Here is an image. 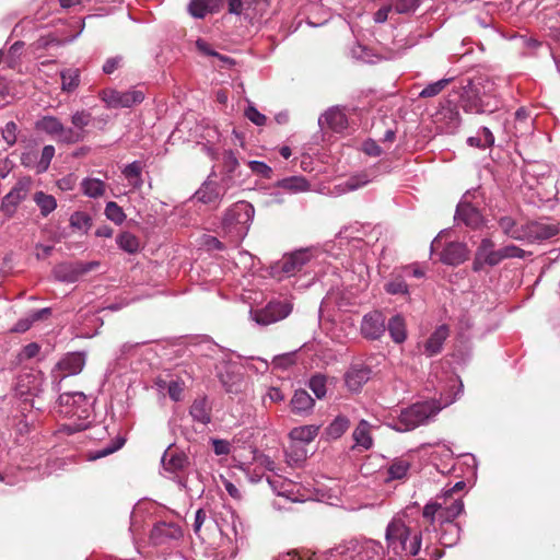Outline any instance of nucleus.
<instances>
[{"instance_id":"f257e3e1","label":"nucleus","mask_w":560,"mask_h":560,"mask_svg":"<svg viewBox=\"0 0 560 560\" xmlns=\"http://www.w3.org/2000/svg\"><path fill=\"white\" fill-rule=\"evenodd\" d=\"M385 539L388 548L397 555H406L410 557L417 556L425 544V550L432 544L430 539V527L412 532L405 523L402 516L396 515L388 523L385 530Z\"/></svg>"},{"instance_id":"f03ea898","label":"nucleus","mask_w":560,"mask_h":560,"mask_svg":"<svg viewBox=\"0 0 560 560\" xmlns=\"http://www.w3.org/2000/svg\"><path fill=\"white\" fill-rule=\"evenodd\" d=\"M254 215L255 209L249 202L237 201L225 210L219 233L237 245L248 234Z\"/></svg>"},{"instance_id":"7ed1b4c3","label":"nucleus","mask_w":560,"mask_h":560,"mask_svg":"<svg viewBox=\"0 0 560 560\" xmlns=\"http://www.w3.org/2000/svg\"><path fill=\"white\" fill-rule=\"evenodd\" d=\"M443 502H430L424 505L422 515L429 522V527L436 530L435 523L447 525L452 537L445 541L446 545L453 546L459 539L460 528L454 520L464 511V503L460 498L454 499L450 505L446 504L447 499Z\"/></svg>"},{"instance_id":"20e7f679","label":"nucleus","mask_w":560,"mask_h":560,"mask_svg":"<svg viewBox=\"0 0 560 560\" xmlns=\"http://www.w3.org/2000/svg\"><path fill=\"white\" fill-rule=\"evenodd\" d=\"M59 413L69 419H77V422L67 423L61 431L72 434L85 430L89 427V419L92 415V404L82 392L65 393L58 399Z\"/></svg>"},{"instance_id":"39448f33","label":"nucleus","mask_w":560,"mask_h":560,"mask_svg":"<svg viewBox=\"0 0 560 560\" xmlns=\"http://www.w3.org/2000/svg\"><path fill=\"white\" fill-rule=\"evenodd\" d=\"M448 404H451V401H446L443 405H440L435 401L416 402L402 409L398 417L388 423V427L398 432L411 431L420 425L425 424Z\"/></svg>"},{"instance_id":"423d86ee","label":"nucleus","mask_w":560,"mask_h":560,"mask_svg":"<svg viewBox=\"0 0 560 560\" xmlns=\"http://www.w3.org/2000/svg\"><path fill=\"white\" fill-rule=\"evenodd\" d=\"M315 250L301 248L291 254L284 255L279 261L271 266L272 277L281 280L302 272L315 258Z\"/></svg>"},{"instance_id":"0eeeda50","label":"nucleus","mask_w":560,"mask_h":560,"mask_svg":"<svg viewBox=\"0 0 560 560\" xmlns=\"http://www.w3.org/2000/svg\"><path fill=\"white\" fill-rule=\"evenodd\" d=\"M38 131L55 137L59 142L72 144L83 140L80 131H74L71 127H66L59 118L46 115L35 122Z\"/></svg>"},{"instance_id":"6e6552de","label":"nucleus","mask_w":560,"mask_h":560,"mask_svg":"<svg viewBox=\"0 0 560 560\" xmlns=\"http://www.w3.org/2000/svg\"><path fill=\"white\" fill-rule=\"evenodd\" d=\"M100 98L106 104L107 108H130L143 102L145 92L137 88L124 92L115 89H104L100 92Z\"/></svg>"},{"instance_id":"1a4fd4ad","label":"nucleus","mask_w":560,"mask_h":560,"mask_svg":"<svg viewBox=\"0 0 560 560\" xmlns=\"http://www.w3.org/2000/svg\"><path fill=\"white\" fill-rule=\"evenodd\" d=\"M292 311L288 302L271 301L265 307L252 308L250 318L260 326H267L285 318Z\"/></svg>"},{"instance_id":"9d476101","label":"nucleus","mask_w":560,"mask_h":560,"mask_svg":"<svg viewBox=\"0 0 560 560\" xmlns=\"http://www.w3.org/2000/svg\"><path fill=\"white\" fill-rule=\"evenodd\" d=\"M212 518L221 535L228 539H237L241 522L235 511L226 504L217 506L212 512Z\"/></svg>"},{"instance_id":"9b49d317","label":"nucleus","mask_w":560,"mask_h":560,"mask_svg":"<svg viewBox=\"0 0 560 560\" xmlns=\"http://www.w3.org/2000/svg\"><path fill=\"white\" fill-rule=\"evenodd\" d=\"M459 105L464 112L469 114L492 113L498 108L497 102L493 106H491V102L486 101L480 95V89L471 84H468L464 88L460 95Z\"/></svg>"},{"instance_id":"f8f14e48","label":"nucleus","mask_w":560,"mask_h":560,"mask_svg":"<svg viewBox=\"0 0 560 560\" xmlns=\"http://www.w3.org/2000/svg\"><path fill=\"white\" fill-rule=\"evenodd\" d=\"M85 364V357L81 352L68 353L62 358L52 371L54 389L60 390V383L62 378L79 374Z\"/></svg>"},{"instance_id":"ddd939ff","label":"nucleus","mask_w":560,"mask_h":560,"mask_svg":"<svg viewBox=\"0 0 560 560\" xmlns=\"http://www.w3.org/2000/svg\"><path fill=\"white\" fill-rule=\"evenodd\" d=\"M346 551H353L354 555L362 560H382L385 556L383 545L373 539H368L361 544L351 541L336 548V552L338 553H345Z\"/></svg>"},{"instance_id":"4468645a","label":"nucleus","mask_w":560,"mask_h":560,"mask_svg":"<svg viewBox=\"0 0 560 560\" xmlns=\"http://www.w3.org/2000/svg\"><path fill=\"white\" fill-rule=\"evenodd\" d=\"M98 266L96 261L90 262H61L54 268V276L57 280L73 283L79 278Z\"/></svg>"},{"instance_id":"2eb2a0df","label":"nucleus","mask_w":560,"mask_h":560,"mask_svg":"<svg viewBox=\"0 0 560 560\" xmlns=\"http://www.w3.org/2000/svg\"><path fill=\"white\" fill-rule=\"evenodd\" d=\"M502 261L500 249H494V243L490 238H483L475 254L472 269L480 271L485 266H497Z\"/></svg>"},{"instance_id":"dca6fc26","label":"nucleus","mask_w":560,"mask_h":560,"mask_svg":"<svg viewBox=\"0 0 560 560\" xmlns=\"http://www.w3.org/2000/svg\"><path fill=\"white\" fill-rule=\"evenodd\" d=\"M183 537V530L175 523L159 522L150 532V541L154 546L166 545L172 540H178Z\"/></svg>"},{"instance_id":"f3484780","label":"nucleus","mask_w":560,"mask_h":560,"mask_svg":"<svg viewBox=\"0 0 560 560\" xmlns=\"http://www.w3.org/2000/svg\"><path fill=\"white\" fill-rule=\"evenodd\" d=\"M385 315L381 311H373L365 314L361 322V334L370 340L380 339L385 330Z\"/></svg>"},{"instance_id":"a211bd4d","label":"nucleus","mask_w":560,"mask_h":560,"mask_svg":"<svg viewBox=\"0 0 560 560\" xmlns=\"http://www.w3.org/2000/svg\"><path fill=\"white\" fill-rule=\"evenodd\" d=\"M467 198L468 195H465L459 201L455 213V220L463 222L467 226L478 228L482 223V215L479 210L467 200Z\"/></svg>"},{"instance_id":"6ab92c4d","label":"nucleus","mask_w":560,"mask_h":560,"mask_svg":"<svg viewBox=\"0 0 560 560\" xmlns=\"http://www.w3.org/2000/svg\"><path fill=\"white\" fill-rule=\"evenodd\" d=\"M371 369L363 364H352L345 374V382L349 390L360 392L370 380Z\"/></svg>"},{"instance_id":"aec40b11","label":"nucleus","mask_w":560,"mask_h":560,"mask_svg":"<svg viewBox=\"0 0 560 560\" xmlns=\"http://www.w3.org/2000/svg\"><path fill=\"white\" fill-rule=\"evenodd\" d=\"M318 125L322 129H330L335 132H341L347 128L348 120L340 108L331 107L318 118Z\"/></svg>"},{"instance_id":"412c9836","label":"nucleus","mask_w":560,"mask_h":560,"mask_svg":"<svg viewBox=\"0 0 560 560\" xmlns=\"http://www.w3.org/2000/svg\"><path fill=\"white\" fill-rule=\"evenodd\" d=\"M468 253L466 244L460 242H450L441 252L440 259L446 265L457 266L467 259Z\"/></svg>"},{"instance_id":"4be33fe9","label":"nucleus","mask_w":560,"mask_h":560,"mask_svg":"<svg viewBox=\"0 0 560 560\" xmlns=\"http://www.w3.org/2000/svg\"><path fill=\"white\" fill-rule=\"evenodd\" d=\"M559 229L556 224L545 222H530L526 224V241H545L556 236Z\"/></svg>"},{"instance_id":"5701e85b","label":"nucleus","mask_w":560,"mask_h":560,"mask_svg":"<svg viewBox=\"0 0 560 560\" xmlns=\"http://www.w3.org/2000/svg\"><path fill=\"white\" fill-rule=\"evenodd\" d=\"M26 198V188L22 184L15 185L1 201L0 210L5 217L11 218L18 206Z\"/></svg>"},{"instance_id":"b1692460","label":"nucleus","mask_w":560,"mask_h":560,"mask_svg":"<svg viewBox=\"0 0 560 560\" xmlns=\"http://www.w3.org/2000/svg\"><path fill=\"white\" fill-rule=\"evenodd\" d=\"M224 192L225 191L215 182L207 180L196 191L195 197L202 203L212 205L220 202Z\"/></svg>"},{"instance_id":"393cba45","label":"nucleus","mask_w":560,"mask_h":560,"mask_svg":"<svg viewBox=\"0 0 560 560\" xmlns=\"http://www.w3.org/2000/svg\"><path fill=\"white\" fill-rule=\"evenodd\" d=\"M315 400L305 389H298L291 399L292 412L305 417L312 413Z\"/></svg>"},{"instance_id":"a878e982","label":"nucleus","mask_w":560,"mask_h":560,"mask_svg":"<svg viewBox=\"0 0 560 560\" xmlns=\"http://www.w3.org/2000/svg\"><path fill=\"white\" fill-rule=\"evenodd\" d=\"M421 450L430 456L431 462L439 467V462L447 464L453 458V451L445 443H436L434 445L423 444Z\"/></svg>"},{"instance_id":"bb28decb","label":"nucleus","mask_w":560,"mask_h":560,"mask_svg":"<svg viewBox=\"0 0 560 560\" xmlns=\"http://www.w3.org/2000/svg\"><path fill=\"white\" fill-rule=\"evenodd\" d=\"M223 0H191L188 4V12L196 19H203L209 13L220 10Z\"/></svg>"},{"instance_id":"cd10ccee","label":"nucleus","mask_w":560,"mask_h":560,"mask_svg":"<svg viewBox=\"0 0 560 560\" xmlns=\"http://www.w3.org/2000/svg\"><path fill=\"white\" fill-rule=\"evenodd\" d=\"M448 336V328L445 325L439 326L424 343V353L433 357L441 352L442 346Z\"/></svg>"},{"instance_id":"c85d7f7f","label":"nucleus","mask_w":560,"mask_h":560,"mask_svg":"<svg viewBox=\"0 0 560 560\" xmlns=\"http://www.w3.org/2000/svg\"><path fill=\"white\" fill-rule=\"evenodd\" d=\"M161 462L163 468L171 472L180 471L188 464L187 457L183 453H177L170 450L165 451Z\"/></svg>"},{"instance_id":"c756f323","label":"nucleus","mask_w":560,"mask_h":560,"mask_svg":"<svg viewBox=\"0 0 560 560\" xmlns=\"http://www.w3.org/2000/svg\"><path fill=\"white\" fill-rule=\"evenodd\" d=\"M319 427L314 424L301 425L293 428L289 436L293 442H299L302 444H308L315 440L318 435Z\"/></svg>"},{"instance_id":"7c9ffc66","label":"nucleus","mask_w":560,"mask_h":560,"mask_svg":"<svg viewBox=\"0 0 560 560\" xmlns=\"http://www.w3.org/2000/svg\"><path fill=\"white\" fill-rule=\"evenodd\" d=\"M81 190L89 198H100L106 191V183L100 178L86 177L81 182Z\"/></svg>"},{"instance_id":"2f4dec72","label":"nucleus","mask_w":560,"mask_h":560,"mask_svg":"<svg viewBox=\"0 0 560 560\" xmlns=\"http://www.w3.org/2000/svg\"><path fill=\"white\" fill-rule=\"evenodd\" d=\"M499 226L503 233L514 240L524 241L526 238V225H517L511 217H502L499 220Z\"/></svg>"},{"instance_id":"473e14b6","label":"nucleus","mask_w":560,"mask_h":560,"mask_svg":"<svg viewBox=\"0 0 560 560\" xmlns=\"http://www.w3.org/2000/svg\"><path fill=\"white\" fill-rule=\"evenodd\" d=\"M350 427L349 419L343 416H337L325 429L328 439L337 440L341 438Z\"/></svg>"},{"instance_id":"72a5a7b5","label":"nucleus","mask_w":560,"mask_h":560,"mask_svg":"<svg viewBox=\"0 0 560 560\" xmlns=\"http://www.w3.org/2000/svg\"><path fill=\"white\" fill-rule=\"evenodd\" d=\"M61 90L66 93L74 92L80 85V70L68 68L60 72Z\"/></svg>"},{"instance_id":"f704fd0d","label":"nucleus","mask_w":560,"mask_h":560,"mask_svg":"<svg viewBox=\"0 0 560 560\" xmlns=\"http://www.w3.org/2000/svg\"><path fill=\"white\" fill-rule=\"evenodd\" d=\"M388 332L392 337V339L396 343H401L406 340L407 332H406V324L405 319L400 315L393 316L387 325Z\"/></svg>"},{"instance_id":"c9c22d12","label":"nucleus","mask_w":560,"mask_h":560,"mask_svg":"<svg viewBox=\"0 0 560 560\" xmlns=\"http://www.w3.org/2000/svg\"><path fill=\"white\" fill-rule=\"evenodd\" d=\"M471 85L478 86L480 89V95L486 100L491 102V106L499 104L497 98V83L491 78H479L476 83H470Z\"/></svg>"},{"instance_id":"e433bc0d","label":"nucleus","mask_w":560,"mask_h":560,"mask_svg":"<svg viewBox=\"0 0 560 560\" xmlns=\"http://www.w3.org/2000/svg\"><path fill=\"white\" fill-rule=\"evenodd\" d=\"M141 173L142 166L138 161H135L122 168V175L135 189H139L143 184Z\"/></svg>"},{"instance_id":"4c0bfd02","label":"nucleus","mask_w":560,"mask_h":560,"mask_svg":"<svg viewBox=\"0 0 560 560\" xmlns=\"http://www.w3.org/2000/svg\"><path fill=\"white\" fill-rule=\"evenodd\" d=\"M278 187L292 192H301L310 189L308 182L303 176H291L279 180Z\"/></svg>"},{"instance_id":"58836bf2","label":"nucleus","mask_w":560,"mask_h":560,"mask_svg":"<svg viewBox=\"0 0 560 560\" xmlns=\"http://www.w3.org/2000/svg\"><path fill=\"white\" fill-rule=\"evenodd\" d=\"M117 246L128 253L136 254L140 250V241L139 238L130 232H122L116 237Z\"/></svg>"},{"instance_id":"ea45409f","label":"nucleus","mask_w":560,"mask_h":560,"mask_svg":"<svg viewBox=\"0 0 560 560\" xmlns=\"http://www.w3.org/2000/svg\"><path fill=\"white\" fill-rule=\"evenodd\" d=\"M353 440L357 445L364 450H369L372 446L373 441L370 434V423L366 420H361L359 422L353 431Z\"/></svg>"},{"instance_id":"a19ab883","label":"nucleus","mask_w":560,"mask_h":560,"mask_svg":"<svg viewBox=\"0 0 560 560\" xmlns=\"http://www.w3.org/2000/svg\"><path fill=\"white\" fill-rule=\"evenodd\" d=\"M189 412L192 419L201 424H208L211 421L210 409L205 398L195 400Z\"/></svg>"},{"instance_id":"79ce46f5","label":"nucleus","mask_w":560,"mask_h":560,"mask_svg":"<svg viewBox=\"0 0 560 560\" xmlns=\"http://www.w3.org/2000/svg\"><path fill=\"white\" fill-rule=\"evenodd\" d=\"M34 201L40 210L43 217H47L57 208V200L52 195L37 191L34 194Z\"/></svg>"},{"instance_id":"37998d69","label":"nucleus","mask_w":560,"mask_h":560,"mask_svg":"<svg viewBox=\"0 0 560 560\" xmlns=\"http://www.w3.org/2000/svg\"><path fill=\"white\" fill-rule=\"evenodd\" d=\"M410 463L406 459H396L387 468V480H399L407 476Z\"/></svg>"},{"instance_id":"c03bdc74","label":"nucleus","mask_w":560,"mask_h":560,"mask_svg":"<svg viewBox=\"0 0 560 560\" xmlns=\"http://www.w3.org/2000/svg\"><path fill=\"white\" fill-rule=\"evenodd\" d=\"M308 387L318 399H323L327 393V377L323 374H315L308 381Z\"/></svg>"},{"instance_id":"a18cd8bd","label":"nucleus","mask_w":560,"mask_h":560,"mask_svg":"<svg viewBox=\"0 0 560 560\" xmlns=\"http://www.w3.org/2000/svg\"><path fill=\"white\" fill-rule=\"evenodd\" d=\"M92 121V115L88 110H77L71 116L72 129L80 131L84 136V128Z\"/></svg>"},{"instance_id":"49530a36","label":"nucleus","mask_w":560,"mask_h":560,"mask_svg":"<svg viewBox=\"0 0 560 560\" xmlns=\"http://www.w3.org/2000/svg\"><path fill=\"white\" fill-rule=\"evenodd\" d=\"M106 218L115 224H121L126 220V214L120 206L115 201H108L105 206Z\"/></svg>"},{"instance_id":"de8ad7c7","label":"nucleus","mask_w":560,"mask_h":560,"mask_svg":"<svg viewBox=\"0 0 560 560\" xmlns=\"http://www.w3.org/2000/svg\"><path fill=\"white\" fill-rule=\"evenodd\" d=\"M70 226L86 232L91 226V218L85 212L77 211L70 217Z\"/></svg>"},{"instance_id":"09e8293b","label":"nucleus","mask_w":560,"mask_h":560,"mask_svg":"<svg viewBox=\"0 0 560 560\" xmlns=\"http://www.w3.org/2000/svg\"><path fill=\"white\" fill-rule=\"evenodd\" d=\"M451 79H442L436 82L428 84L420 93L419 97L428 98L440 94L450 83Z\"/></svg>"},{"instance_id":"8fccbe9b","label":"nucleus","mask_w":560,"mask_h":560,"mask_svg":"<svg viewBox=\"0 0 560 560\" xmlns=\"http://www.w3.org/2000/svg\"><path fill=\"white\" fill-rule=\"evenodd\" d=\"M54 155H55L54 145L48 144L43 148L40 160L37 163V172L38 173H43L48 170Z\"/></svg>"},{"instance_id":"3c124183","label":"nucleus","mask_w":560,"mask_h":560,"mask_svg":"<svg viewBox=\"0 0 560 560\" xmlns=\"http://www.w3.org/2000/svg\"><path fill=\"white\" fill-rule=\"evenodd\" d=\"M420 5V0H397L394 11L398 14H411Z\"/></svg>"},{"instance_id":"603ef678","label":"nucleus","mask_w":560,"mask_h":560,"mask_svg":"<svg viewBox=\"0 0 560 560\" xmlns=\"http://www.w3.org/2000/svg\"><path fill=\"white\" fill-rule=\"evenodd\" d=\"M385 291L389 294H407L408 285L401 278H395L385 284Z\"/></svg>"},{"instance_id":"864d4df0","label":"nucleus","mask_w":560,"mask_h":560,"mask_svg":"<svg viewBox=\"0 0 560 560\" xmlns=\"http://www.w3.org/2000/svg\"><path fill=\"white\" fill-rule=\"evenodd\" d=\"M16 131L18 126L14 121L7 122L4 128L2 129V138L9 147L13 145L16 142Z\"/></svg>"},{"instance_id":"5fc2aeb1","label":"nucleus","mask_w":560,"mask_h":560,"mask_svg":"<svg viewBox=\"0 0 560 560\" xmlns=\"http://www.w3.org/2000/svg\"><path fill=\"white\" fill-rule=\"evenodd\" d=\"M245 116L256 126H264L266 124V116L261 114L254 105L249 104L245 109Z\"/></svg>"},{"instance_id":"6e6d98bb","label":"nucleus","mask_w":560,"mask_h":560,"mask_svg":"<svg viewBox=\"0 0 560 560\" xmlns=\"http://www.w3.org/2000/svg\"><path fill=\"white\" fill-rule=\"evenodd\" d=\"M269 485L272 487L273 491L278 494V495H282V497H287L288 499L292 500V501H296L298 499H294V498H291V491L288 490L285 487H287V483L283 482V481H280L278 478H267ZM288 486H290L288 483Z\"/></svg>"},{"instance_id":"4d7b16f0","label":"nucleus","mask_w":560,"mask_h":560,"mask_svg":"<svg viewBox=\"0 0 560 560\" xmlns=\"http://www.w3.org/2000/svg\"><path fill=\"white\" fill-rule=\"evenodd\" d=\"M248 166L253 173L260 175L265 178H270L272 170L265 162L261 161H249Z\"/></svg>"},{"instance_id":"13d9d810","label":"nucleus","mask_w":560,"mask_h":560,"mask_svg":"<svg viewBox=\"0 0 560 560\" xmlns=\"http://www.w3.org/2000/svg\"><path fill=\"white\" fill-rule=\"evenodd\" d=\"M273 364L275 366L283 370L292 366L293 364H295V352H288L275 357Z\"/></svg>"},{"instance_id":"bf43d9fd","label":"nucleus","mask_w":560,"mask_h":560,"mask_svg":"<svg viewBox=\"0 0 560 560\" xmlns=\"http://www.w3.org/2000/svg\"><path fill=\"white\" fill-rule=\"evenodd\" d=\"M307 457V451L304 448V446H301L293 450V446L287 452V459L289 464H295L303 463Z\"/></svg>"},{"instance_id":"052dcab7","label":"nucleus","mask_w":560,"mask_h":560,"mask_svg":"<svg viewBox=\"0 0 560 560\" xmlns=\"http://www.w3.org/2000/svg\"><path fill=\"white\" fill-rule=\"evenodd\" d=\"M222 162L223 167L228 173H233L238 166V160L232 150L223 152Z\"/></svg>"},{"instance_id":"680f3d73","label":"nucleus","mask_w":560,"mask_h":560,"mask_svg":"<svg viewBox=\"0 0 560 560\" xmlns=\"http://www.w3.org/2000/svg\"><path fill=\"white\" fill-rule=\"evenodd\" d=\"M368 183H369V179L365 174L350 177L345 183L346 188L343 189V191H352V190L359 189L362 186L366 185Z\"/></svg>"},{"instance_id":"e2e57ef3","label":"nucleus","mask_w":560,"mask_h":560,"mask_svg":"<svg viewBox=\"0 0 560 560\" xmlns=\"http://www.w3.org/2000/svg\"><path fill=\"white\" fill-rule=\"evenodd\" d=\"M500 253L502 260L506 258H523L525 256V250L515 245L504 246L500 248Z\"/></svg>"},{"instance_id":"0e129e2a","label":"nucleus","mask_w":560,"mask_h":560,"mask_svg":"<svg viewBox=\"0 0 560 560\" xmlns=\"http://www.w3.org/2000/svg\"><path fill=\"white\" fill-rule=\"evenodd\" d=\"M211 444L215 455H228L231 452V443L226 440L212 439Z\"/></svg>"},{"instance_id":"69168bd1","label":"nucleus","mask_w":560,"mask_h":560,"mask_svg":"<svg viewBox=\"0 0 560 560\" xmlns=\"http://www.w3.org/2000/svg\"><path fill=\"white\" fill-rule=\"evenodd\" d=\"M183 390L184 383L179 381H172L167 386V393L174 401H179L182 399Z\"/></svg>"},{"instance_id":"338daca9","label":"nucleus","mask_w":560,"mask_h":560,"mask_svg":"<svg viewBox=\"0 0 560 560\" xmlns=\"http://www.w3.org/2000/svg\"><path fill=\"white\" fill-rule=\"evenodd\" d=\"M362 151L370 156H380L382 154L381 147L372 139L365 140L362 143Z\"/></svg>"},{"instance_id":"774afa93","label":"nucleus","mask_w":560,"mask_h":560,"mask_svg":"<svg viewBox=\"0 0 560 560\" xmlns=\"http://www.w3.org/2000/svg\"><path fill=\"white\" fill-rule=\"evenodd\" d=\"M40 347L36 342L26 345L19 354L20 360L32 359L39 353Z\"/></svg>"}]
</instances>
